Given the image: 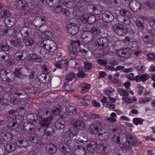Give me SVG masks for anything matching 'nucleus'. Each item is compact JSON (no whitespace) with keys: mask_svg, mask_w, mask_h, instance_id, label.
<instances>
[{"mask_svg":"<svg viewBox=\"0 0 155 155\" xmlns=\"http://www.w3.org/2000/svg\"><path fill=\"white\" fill-rule=\"evenodd\" d=\"M52 117L50 116L41 120L39 122L40 125L38 130L43 132L46 136H51L54 134L55 130L52 127L49 126L50 121L52 120Z\"/></svg>","mask_w":155,"mask_h":155,"instance_id":"nucleus-1","label":"nucleus"},{"mask_svg":"<svg viewBox=\"0 0 155 155\" xmlns=\"http://www.w3.org/2000/svg\"><path fill=\"white\" fill-rule=\"evenodd\" d=\"M48 20L46 17L44 16H38L36 17L33 21L34 25L36 27H44V30L47 29L48 27L47 25Z\"/></svg>","mask_w":155,"mask_h":155,"instance_id":"nucleus-2","label":"nucleus"},{"mask_svg":"<svg viewBox=\"0 0 155 155\" xmlns=\"http://www.w3.org/2000/svg\"><path fill=\"white\" fill-rule=\"evenodd\" d=\"M24 26L21 28L20 30V33L23 38L30 35L32 31V29L30 28V25H31V23L26 21V19L24 20Z\"/></svg>","mask_w":155,"mask_h":155,"instance_id":"nucleus-3","label":"nucleus"},{"mask_svg":"<svg viewBox=\"0 0 155 155\" xmlns=\"http://www.w3.org/2000/svg\"><path fill=\"white\" fill-rule=\"evenodd\" d=\"M113 29L114 33L120 36L123 35L127 32V29L125 26L120 24H116L113 26Z\"/></svg>","mask_w":155,"mask_h":155,"instance_id":"nucleus-4","label":"nucleus"},{"mask_svg":"<svg viewBox=\"0 0 155 155\" xmlns=\"http://www.w3.org/2000/svg\"><path fill=\"white\" fill-rule=\"evenodd\" d=\"M102 128L101 123L98 120H95L90 124L88 130L91 134H96Z\"/></svg>","mask_w":155,"mask_h":155,"instance_id":"nucleus-5","label":"nucleus"},{"mask_svg":"<svg viewBox=\"0 0 155 155\" xmlns=\"http://www.w3.org/2000/svg\"><path fill=\"white\" fill-rule=\"evenodd\" d=\"M79 41H71V47L69 49V54L71 57L74 58L78 55L77 48L80 45Z\"/></svg>","mask_w":155,"mask_h":155,"instance_id":"nucleus-6","label":"nucleus"},{"mask_svg":"<svg viewBox=\"0 0 155 155\" xmlns=\"http://www.w3.org/2000/svg\"><path fill=\"white\" fill-rule=\"evenodd\" d=\"M67 29L68 32L72 35H74L78 32V26L72 22L68 25Z\"/></svg>","mask_w":155,"mask_h":155,"instance_id":"nucleus-7","label":"nucleus"},{"mask_svg":"<svg viewBox=\"0 0 155 155\" xmlns=\"http://www.w3.org/2000/svg\"><path fill=\"white\" fill-rule=\"evenodd\" d=\"M16 8L18 10H27L28 7L27 2L25 1L18 0L15 3Z\"/></svg>","mask_w":155,"mask_h":155,"instance_id":"nucleus-8","label":"nucleus"},{"mask_svg":"<svg viewBox=\"0 0 155 155\" xmlns=\"http://www.w3.org/2000/svg\"><path fill=\"white\" fill-rule=\"evenodd\" d=\"M109 41L108 38L106 37H101L97 39L96 43V46L103 47H108Z\"/></svg>","mask_w":155,"mask_h":155,"instance_id":"nucleus-9","label":"nucleus"},{"mask_svg":"<svg viewBox=\"0 0 155 155\" xmlns=\"http://www.w3.org/2000/svg\"><path fill=\"white\" fill-rule=\"evenodd\" d=\"M83 41L85 43L90 42L93 39L92 34L89 31H85L81 35Z\"/></svg>","mask_w":155,"mask_h":155,"instance_id":"nucleus-10","label":"nucleus"},{"mask_svg":"<svg viewBox=\"0 0 155 155\" xmlns=\"http://www.w3.org/2000/svg\"><path fill=\"white\" fill-rule=\"evenodd\" d=\"M129 6L131 10L134 12H137L141 8V5L139 2L136 0H133L130 2Z\"/></svg>","mask_w":155,"mask_h":155,"instance_id":"nucleus-11","label":"nucleus"},{"mask_svg":"<svg viewBox=\"0 0 155 155\" xmlns=\"http://www.w3.org/2000/svg\"><path fill=\"white\" fill-rule=\"evenodd\" d=\"M23 129L26 133H31L34 132L35 130V125L31 123H26L23 124Z\"/></svg>","mask_w":155,"mask_h":155,"instance_id":"nucleus-12","label":"nucleus"},{"mask_svg":"<svg viewBox=\"0 0 155 155\" xmlns=\"http://www.w3.org/2000/svg\"><path fill=\"white\" fill-rule=\"evenodd\" d=\"M28 54V52L25 50H22L16 53L15 57L17 60H23L25 59Z\"/></svg>","mask_w":155,"mask_h":155,"instance_id":"nucleus-13","label":"nucleus"},{"mask_svg":"<svg viewBox=\"0 0 155 155\" xmlns=\"http://www.w3.org/2000/svg\"><path fill=\"white\" fill-rule=\"evenodd\" d=\"M85 126L84 122L82 120H77L72 124L74 129L78 131L83 129Z\"/></svg>","mask_w":155,"mask_h":155,"instance_id":"nucleus-14","label":"nucleus"},{"mask_svg":"<svg viewBox=\"0 0 155 155\" xmlns=\"http://www.w3.org/2000/svg\"><path fill=\"white\" fill-rule=\"evenodd\" d=\"M102 18L105 21H111L114 18L112 12L106 11L102 15Z\"/></svg>","mask_w":155,"mask_h":155,"instance_id":"nucleus-15","label":"nucleus"},{"mask_svg":"<svg viewBox=\"0 0 155 155\" xmlns=\"http://www.w3.org/2000/svg\"><path fill=\"white\" fill-rule=\"evenodd\" d=\"M17 144L15 143H7L5 147V150L8 153L13 152L15 150Z\"/></svg>","mask_w":155,"mask_h":155,"instance_id":"nucleus-16","label":"nucleus"},{"mask_svg":"<svg viewBox=\"0 0 155 155\" xmlns=\"http://www.w3.org/2000/svg\"><path fill=\"white\" fill-rule=\"evenodd\" d=\"M150 77L149 75L146 73L138 75L135 77V80L137 82L141 81L144 82H145L148 79H149Z\"/></svg>","mask_w":155,"mask_h":155,"instance_id":"nucleus-17","label":"nucleus"},{"mask_svg":"<svg viewBox=\"0 0 155 155\" xmlns=\"http://www.w3.org/2000/svg\"><path fill=\"white\" fill-rule=\"evenodd\" d=\"M131 48H124V51L122 53V54L124 55L130 54L131 53V50H136L137 49L138 45L136 43H133L131 44Z\"/></svg>","mask_w":155,"mask_h":155,"instance_id":"nucleus-18","label":"nucleus"},{"mask_svg":"<svg viewBox=\"0 0 155 155\" xmlns=\"http://www.w3.org/2000/svg\"><path fill=\"white\" fill-rule=\"evenodd\" d=\"M120 15L122 16L121 17H127L129 19H132L133 18L132 14L125 9L121 8L120 10Z\"/></svg>","mask_w":155,"mask_h":155,"instance_id":"nucleus-19","label":"nucleus"},{"mask_svg":"<svg viewBox=\"0 0 155 155\" xmlns=\"http://www.w3.org/2000/svg\"><path fill=\"white\" fill-rule=\"evenodd\" d=\"M127 141L129 145H135L138 142V140L132 134H130L126 136Z\"/></svg>","mask_w":155,"mask_h":155,"instance_id":"nucleus-20","label":"nucleus"},{"mask_svg":"<svg viewBox=\"0 0 155 155\" xmlns=\"http://www.w3.org/2000/svg\"><path fill=\"white\" fill-rule=\"evenodd\" d=\"M5 25L8 27H11L16 23L15 19L13 17L6 18L4 20Z\"/></svg>","mask_w":155,"mask_h":155,"instance_id":"nucleus-21","label":"nucleus"},{"mask_svg":"<svg viewBox=\"0 0 155 155\" xmlns=\"http://www.w3.org/2000/svg\"><path fill=\"white\" fill-rule=\"evenodd\" d=\"M68 64V61L66 60H62L54 63V64L57 68L61 69L66 67Z\"/></svg>","mask_w":155,"mask_h":155,"instance_id":"nucleus-22","label":"nucleus"},{"mask_svg":"<svg viewBox=\"0 0 155 155\" xmlns=\"http://www.w3.org/2000/svg\"><path fill=\"white\" fill-rule=\"evenodd\" d=\"M89 31L92 34L93 37L99 35L101 33V29L99 28L96 27H91Z\"/></svg>","mask_w":155,"mask_h":155,"instance_id":"nucleus-23","label":"nucleus"},{"mask_svg":"<svg viewBox=\"0 0 155 155\" xmlns=\"http://www.w3.org/2000/svg\"><path fill=\"white\" fill-rule=\"evenodd\" d=\"M66 111L68 114H76L77 112V109L75 106H68L66 109Z\"/></svg>","mask_w":155,"mask_h":155,"instance_id":"nucleus-24","label":"nucleus"},{"mask_svg":"<svg viewBox=\"0 0 155 155\" xmlns=\"http://www.w3.org/2000/svg\"><path fill=\"white\" fill-rule=\"evenodd\" d=\"M75 0H65L63 4L68 8H71L75 5Z\"/></svg>","mask_w":155,"mask_h":155,"instance_id":"nucleus-25","label":"nucleus"},{"mask_svg":"<svg viewBox=\"0 0 155 155\" xmlns=\"http://www.w3.org/2000/svg\"><path fill=\"white\" fill-rule=\"evenodd\" d=\"M110 133L108 132H104L99 133L98 137L99 139L101 140H106L109 138Z\"/></svg>","mask_w":155,"mask_h":155,"instance_id":"nucleus-26","label":"nucleus"},{"mask_svg":"<svg viewBox=\"0 0 155 155\" xmlns=\"http://www.w3.org/2000/svg\"><path fill=\"white\" fill-rule=\"evenodd\" d=\"M29 57L30 59L32 61H36L38 62H41L42 61L41 57H39L35 53L31 54L30 55Z\"/></svg>","mask_w":155,"mask_h":155,"instance_id":"nucleus-27","label":"nucleus"},{"mask_svg":"<svg viewBox=\"0 0 155 155\" xmlns=\"http://www.w3.org/2000/svg\"><path fill=\"white\" fill-rule=\"evenodd\" d=\"M10 42L14 46L17 47L21 45L22 41L17 37H15L11 40Z\"/></svg>","mask_w":155,"mask_h":155,"instance_id":"nucleus-28","label":"nucleus"},{"mask_svg":"<svg viewBox=\"0 0 155 155\" xmlns=\"http://www.w3.org/2000/svg\"><path fill=\"white\" fill-rule=\"evenodd\" d=\"M49 113L50 112L48 109L45 108L43 109V110L38 111L37 115L39 118H42L43 117L46 116L48 114H50Z\"/></svg>","mask_w":155,"mask_h":155,"instance_id":"nucleus-29","label":"nucleus"},{"mask_svg":"<svg viewBox=\"0 0 155 155\" xmlns=\"http://www.w3.org/2000/svg\"><path fill=\"white\" fill-rule=\"evenodd\" d=\"M97 147L96 143L94 141H91L87 146V148L88 150L92 152L96 149Z\"/></svg>","mask_w":155,"mask_h":155,"instance_id":"nucleus-30","label":"nucleus"},{"mask_svg":"<svg viewBox=\"0 0 155 155\" xmlns=\"http://www.w3.org/2000/svg\"><path fill=\"white\" fill-rule=\"evenodd\" d=\"M78 131L75 130L73 127L72 129L68 130L66 131V135L70 137H72L76 136L78 133Z\"/></svg>","mask_w":155,"mask_h":155,"instance_id":"nucleus-31","label":"nucleus"},{"mask_svg":"<svg viewBox=\"0 0 155 155\" xmlns=\"http://www.w3.org/2000/svg\"><path fill=\"white\" fill-rule=\"evenodd\" d=\"M66 79L67 80L69 81L75 80L76 79V76L74 73L69 72L66 74Z\"/></svg>","mask_w":155,"mask_h":155,"instance_id":"nucleus-32","label":"nucleus"},{"mask_svg":"<svg viewBox=\"0 0 155 155\" xmlns=\"http://www.w3.org/2000/svg\"><path fill=\"white\" fill-rule=\"evenodd\" d=\"M114 91V90L111 87H108L104 89V93L108 97L111 96Z\"/></svg>","mask_w":155,"mask_h":155,"instance_id":"nucleus-33","label":"nucleus"},{"mask_svg":"<svg viewBox=\"0 0 155 155\" xmlns=\"http://www.w3.org/2000/svg\"><path fill=\"white\" fill-rule=\"evenodd\" d=\"M52 36V33L50 31H45L41 35V37L44 39L51 38Z\"/></svg>","mask_w":155,"mask_h":155,"instance_id":"nucleus-34","label":"nucleus"},{"mask_svg":"<svg viewBox=\"0 0 155 155\" xmlns=\"http://www.w3.org/2000/svg\"><path fill=\"white\" fill-rule=\"evenodd\" d=\"M120 138L119 133L116 132L115 134H114L112 137V141L116 143L117 144H120Z\"/></svg>","mask_w":155,"mask_h":155,"instance_id":"nucleus-35","label":"nucleus"},{"mask_svg":"<svg viewBox=\"0 0 155 155\" xmlns=\"http://www.w3.org/2000/svg\"><path fill=\"white\" fill-rule=\"evenodd\" d=\"M81 86L82 89L81 92L83 94H84L86 92L88 91L89 89L91 88V86L90 84H87L85 83H82Z\"/></svg>","mask_w":155,"mask_h":155,"instance_id":"nucleus-36","label":"nucleus"},{"mask_svg":"<svg viewBox=\"0 0 155 155\" xmlns=\"http://www.w3.org/2000/svg\"><path fill=\"white\" fill-rule=\"evenodd\" d=\"M118 21L126 25H128L130 24V20L126 19L123 17H118L117 18Z\"/></svg>","mask_w":155,"mask_h":155,"instance_id":"nucleus-37","label":"nucleus"},{"mask_svg":"<svg viewBox=\"0 0 155 155\" xmlns=\"http://www.w3.org/2000/svg\"><path fill=\"white\" fill-rule=\"evenodd\" d=\"M23 40L27 46H31L34 43L33 39L30 37H27L23 39Z\"/></svg>","mask_w":155,"mask_h":155,"instance_id":"nucleus-38","label":"nucleus"},{"mask_svg":"<svg viewBox=\"0 0 155 155\" xmlns=\"http://www.w3.org/2000/svg\"><path fill=\"white\" fill-rule=\"evenodd\" d=\"M135 23L138 29L139 30H143L145 28V25L144 23L139 20L135 21Z\"/></svg>","mask_w":155,"mask_h":155,"instance_id":"nucleus-39","label":"nucleus"},{"mask_svg":"<svg viewBox=\"0 0 155 155\" xmlns=\"http://www.w3.org/2000/svg\"><path fill=\"white\" fill-rule=\"evenodd\" d=\"M67 147V145L65 143H60L59 144V148L60 151L61 152L64 153H66V152H68L66 150Z\"/></svg>","mask_w":155,"mask_h":155,"instance_id":"nucleus-40","label":"nucleus"},{"mask_svg":"<svg viewBox=\"0 0 155 155\" xmlns=\"http://www.w3.org/2000/svg\"><path fill=\"white\" fill-rule=\"evenodd\" d=\"M17 145L21 147H26L28 144V141L26 140H18L16 142Z\"/></svg>","mask_w":155,"mask_h":155,"instance_id":"nucleus-41","label":"nucleus"},{"mask_svg":"<svg viewBox=\"0 0 155 155\" xmlns=\"http://www.w3.org/2000/svg\"><path fill=\"white\" fill-rule=\"evenodd\" d=\"M22 117L20 115H17L15 116V118L13 119V121H15L17 124V127L22 122Z\"/></svg>","mask_w":155,"mask_h":155,"instance_id":"nucleus-42","label":"nucleus"},{"mask_svg":"<svg viewBox=\"0 0 155 155\" xmlns=\"http://www.w3.org/2000/svg\"><path fill=\"white\" fill-rule=\"evenodd\" d=\"M116 121V120L115 118H112L111 117H106L104 119H102L101 122L102 123H113Z\"/></svg>","mask_w":155,"mask_h":155,"instance_id":"nucleus-43","label":"nucleus"},{"mask_svg":"<svg viewBox=\"0 0 155 155\" xmlns=\"http://www.w3.org/2000/svg\"><path fill=\"white\" fill-rule=\"evenodd\" d=\"M38 50L39 54L42 56L44 57L47 53V51L45 49V48L43 47H42L41 45L38 47Z\"/></svg>","mask_w":155,"mask_h":155,"instance_id":"nucleus-44","label":"nucleus"},{"mask_svg":"<svg viewBox=\"0 0 155 155\" xmlns=\"http://www.w3.org/2000/svg\"><path fill=\"white\" fill-rule=\"evenodd\" d=\"M117 92L121 96H127L129 94L127 91L123 89L119 88L117 90Z\"/></svg>","mask_w":155,"mask_h":155,"instance_id":"nucleus-45","label":"nucleus"},{"mask_svg":"<svg viewBox=\"0 0 155 155\" xmlns=\"http://www.w3.org/2000/svg\"><path fill=\"white\" fill-rule=\"evenodd\" d=\"M68 63L71 68H77L75 67L78 64L77 63L76 61V60L74 58H71L68 62Z\"/></svg>","mask_w":155,"mask_h":155,"instance_id":"nucleus-46","label":"nucleus"},{"mask_svg":"<svg viewBox=\"0 0 155 155\" xmlns=\"http://www.w3.org/2000/svg\"><path fill=\"white\" fill-rule=\"evenodd\" d=\"M21 67L16 68L14 71L15 76L18 78H20L22 76V73L21 71Z\"/></svg>","mask_w":155,"mask_h":155,"instance_id":"nucleus-47","label":"nucleus"},{"mask_svg":"<svg viewBox=\"0 0 155 155\" xmlns=\"http://www.w3.org/2000/svg\"><path fill=\"white\" fill-rule=\"evenodd\" d=\"M144 120L139 118H135L133 119V121L134 124L137 125L139 124L142 125Z\"/></svg>","mask_w":155,"mask_h":155,"instance_id":"nucleus-48","label":"nucleus"},{"mask_svg":"<svg viewBox=\"0 0 155 155\" xmlns=\"http://www.w3.org/2000/svg\"><path fill=\"white\" fill-rule=\"evenodd\" d=\"M64 122L61 123L59 121L56 122L55 124V126L57 129L60 130L63 129L64 127Z\"/></svg>","mask_w":155,"mask_h":155,"instance_id":"nucleus-49","label":"nucleus"},{"mask_svg":"<svg viewBox=\"0 0 155 155\" xmlns=\"http://www.w3.org/2000/svg\"><path fill=\"white\" fill-rule=\"evenodd\" d=\"M48 151L51 153H54L57 150V147L52 144L49 145Z\"/></svg>","mask_w":155,"mask_h":155,"instance_id":"nucleus-50","label":"nucleus"},{"mask_svg":"<svg viewBox=\"0 0 155 155\" xmlns=\"http://www.w3.org/2000/svg\"><path fill=\"white\" fill-rule=\"evenodd\" d=\"M134 67L138 74H141L144 72V70L142 66L139 65L137 64H136L134 65Z\"/></svg>","mask_w":155,"mask_h":155,"instance_id":"nucleus-51","label":"nucleus"},{"mask_svg":"<svg viewBox=\"0 0 155 155\" xmlns=\"http://www.w3.org/2000/svg\"><path fill=\"white\" fill-rule=\"evenodd\" d=\"M10 13L8 10L2 11L1 12V14L3 18H8L10 16Z\"/></svg>","mask_w":155,"mask_h":155,"instance_id":"nucleus-52","label":"nucleus"},{"mask_svg":"<svg viewBox=\"0 0 155 155\" xmlns=\"http://www.w3.org/2000/svg\"><path fill=\"white\" fill-rule=\"evenodd\" d=\"M96 20V17L94 15H89L87 22L89 24H92L95 22Z\"/></svg>","mask_w":155,"mask_h":155,"instance_id":"nucleus-53","label":"nucleus"},{"mask_svg":"<svg viewBox=\"0 0 155 155\" xmlns=\"http://www.w3.org/2000/svg\"><path fill=\"white\" fill-rule=\"evenodd\" d=\"M0 116L2 117L1 120L3 121L5 124L8 122L10 119L9 116L7 115L0 114Z\"/></svg>","mask_w":155,"mask_h":155,"instance_id":"nucleus-54","label":"nucleus"},{"mask_svg":"<svg viewBox=\"0 0 155 155\" xmlns=\"http://www.w3.org/2000/svg\"><path fill=\"white\" fill-rule=\"evenodd\" d=\"M97 62L100 65L106 66L107 64V62L105 59H99L97 60Z\"/></svg>","mask_w":155,"mask_h":155,"instance_id":"nucleus-55","label":"nucleus"},{"mask_svg":"<svg viewBox=\"0 0 155 155\" xmlns=\"http://www.w3.org/2000/svg\"><path fill=\"white\" fill-rule=\"evenodd\" d=\"M104 106L106 107L112 109H114L115 108L114 104L109 101H107L106 104H105Z\"/></svg>","mask_w":155,"mask_h":155,"instance_id":"nucleus-56","label":"nucleus"},{"mask_svg":"<svg viewBox=\"0 0 155 155\" xmlns=\"http://www.w3.org/2000/svg\"><path fill=\"white\" fill-rule=\"evenodd\" d=\"M89 16V15L86 13L83 14V15L80 17L79 18L84 22H86L87 21Z\"/></svg>","mask_w":155,"mask_h":155,"instance_id":"nucleus-57","label":"nucleus"},{"mask_svg":"<svg viewBox=\"0 0 155 155\" xmlns=\"http://www.w3.org/2000/svg\"><path fill=\"white\" fill-rule=\"evenodd\" d=\"M62 110V107L60 105L59 107V108H56V109H53L52 110V112L53 113L55 114V115H58L60 114L61 111Z\"/></svg>","mask_w":155,"mask_h":155,"instance_id":"nucleus-58","label":"nucleus"},{"mask_svg":"<svg viewBox=\"0 0 155 155\" xmlns=\"http://www.w3.org/2000/svg\"><path fill=\"white\" fill-rule=\"evenodd\" d=\"M76 15L79 18L82 16L83 14V10L82 8H78L77 9L76 12Z\"/></svg>","mask_w":155,"mask_h":155,"instance_id":"nucleus-59","label":"nucleus"},{"mask_svg":"<svg viewBox=\"0 0 155 155\" xmlns=\"http://www.w3.org/2000/svg\"><path fill=\"white\" fill-rule=\"evenodd\" d=\"M0 49L2 51H8L9 49V47L8 45L7 44L2 45L0 46Z\"/></svg>","mask_w":155,"mask_h":155,"instance_id":"nucleus-60","label":"nucleus"},{"mask_svg":"<svg viewBox=\"0 0 155 155\" xmlns=\"http://www.w3.org/2000/svg\"><path fill=\"white\" fill-rule=\"evenodd\" d=\"M61 13L65 16H68L70 15L71 12L68 10L63 8Z\"/></svg>","mask_w":155,"mask_h":155,"instance_id":"nucleus-61","label":"nucleus"},{"mask_svg":"<svg viewBox=\"0 0 155 155\" xmlns=\"http://www.w3.org/2000/svg\"><path fill=\"white\" fill-rule=\"evenodd\" d=\"M40 45L42 47H43L45 48V49L48 50L50 48H51V45H48L46 44L45 41H42L40 44Z\"/></svg>","mask_w":155,"mask_h":155,"instance_id":"nucleus-62","label":"nucleus"},{"mask_svg":"<svg viewBox=\"0 0 155 155\" xmlns=\"http://www.w3.org/2000/svg\"><path fill=\"white\" fill-rule=\"evenodd\" d=\"M143 40L144 43L146 44L150 43L151 42L150 36L148 35L145 36L143 38Z\"/></svg>","mask_w":155,"mask_h":155,"instance_id":"nucleus-63","label":"nucleus"},{"mask_svg":"<svg viewBox=\"0 0 155 155\" xmlns=\"http://www.w3.org/2000/svg\"><path fill=\"white\" fill-rule=\"evenodd\" d=\"M29 140L33 143H38V140L37 138L35 137L31 136L29 137Z\"/></svg>","mask_w":155,"mask_h":155,"instance_id":"nucleus-64","label":"nucleus"}]
</instances>
